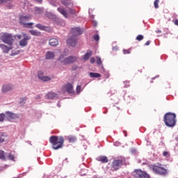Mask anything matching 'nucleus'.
I'll list each match as a JSON object with an SVG mask.
<instances>
[{
    "mask_svg": "<svg viewBox=\"0 0 178 178\" xmlns=\"http://www.w3.org/2000/svg\"><path fill=\"white\" fill-rule=\"evenodd\" d=\"M49 143L52 145L53 149H60L63 147L65 138L63 136H51L49 138Z\"/></svg>",
    "mask_w": 178,
    "mask_h": 178,
    "instance_id": "f257e3e1",
    "label": "nucleus"
},
{
    "mask_svg": "<svg viewBox=\"0 0 178 178\" xmlns=\"http://www.w3.org/2000/svg\"><path fill=\"white\" fill-rule=\"evenodd\" d=\"M163 122L167 127H175L176 126V114L166 113L164 115Z\"/></svg>",
    "mask_w": 178,
    "mask_h": 178,
    "instance_id": "f03ea898",
    "label": "nucleus"
},
{
    "mask_svg": "<svg viewBox=\"0 0 178 178\" xmlns=\"http://www.w3.org/2000/svg\"><path fill=\"white\" fill-rule=\"evenodd\" d=\"M31 20V15H22L19 16V23L21 26L25 27V29H33L34 23L28 22Z\"/></svg>",
    "mask_w": 178,
    "mask_h": 178,
    "instance_id": "7ed1b4c3",
    "label": "nucleus"
},
{
    "mask_svg": "<svg viewBox=\"0 0 178 178\" xmlns=\"http://www.w3.org/2000/svg\"><path fill=\"white\" fill-rule=\"evenodd\" d=\"M0 40L4 44H7L8 45H13V41H15V38H13V35L10 33H3L0 36Z\"/></svg>",
    "mask_w": 178,
    "mask_h": 178,
    "instance_id": "20e7f679",
    "label": "nucleus"
},
{
    "mask_svg": "<svg viewBox=\"0 0 178 178\" xmlns=\"http://www.w3.org/2000/svg\"><path fill=\"white\" fill-rule=\"evenodd\" d=\"M58 60L63 63V65H70V63H74L77 60V57L70 56L67 58H65V56H60Z\"/></svg>",
    "mask_w": 178,
    "mask_h": 178,
    "instance_id": "39448f33",
    "label": "nucleus"
},
{
    "mask_svg": "<svg viewBox=\"0 0 178 178\" xmlns=\"http://www.w3.org/2000/svg\"><path fill=\"white\" fill-rule=\"evenodd\" d=\"M122 166H123V160L115 159L111 163V170L112 172H117V170H119Z\"/></svg>",
    "mask_w": 178,
    "mask_h": 178,
    "instance_id": "423d86ee",
    "label": "nucleus"
},
{
    "mask_svg": "<svg viewBox=\"0 0 178 178\" xmlns=\"http://www.w3.org/2000/svg\"><path fill=\"white\" fill-rule=\"evenodd\" d=\"M132 175L134 178H151L148 174L141 170H135Z\"/></svg>",
    "mask_w": 178,
    "mask_h": 178,
    "instance_id": "0eeeda50",
    "label": "nucleus"
},
{
    "mask_svg": "<svg viewBox=\"0 0 178 178\" xmlns=\"http://www.w3.org/2000/svg\"><path fill=\"white\" fill-rule=\"evenodd\" d=\"M153 171L158 175H162L165 176L168 173V170L158 165L153 166Z\"/></svg>",
    "mask_w": 178,
    "mask_h": 178,
    "instance_id": "6e6552de",
    "label": "nucleus"
},
{
    "mask_svg": "<svg viewBox=\"0 0 178 178\" xmlns=\"http://www.w3.org/2000/svg\"><path fill=\"white\" fill-rule=\"evenodd\" d=\"M4 115H6V118L7 120H8V122H10V120H15V119H19V118L17 114L10 111H6Z\"/></svg>",
    "mask_w": 178,
    "mask_h": 178,
    "instance_id": "1a4fd4ad",
    "label": "nucleus"
},
{
    "mask_svg": "<svg viewBox=\"0 0 178 178\" xmlns=\"http://www.w3.org/2000/svg\"><path fill=\"white\" fill-rule=\"evenodd\" d=\"M22 35L24 38L19 41V45L21 47H26L27 45V41L31 40V36H29L24 33H22Z\"/></svg>",
    "mask_w": 178,
    "mask_h": 178,
    "instance_id": "9d476101",
    "label": "nucleus"
},
{
    "mask_svg": "<svg viewBox=\"0 0 178 178\" xmlns=\"http://www.w3.org/2000/svg\"><path fill=\"white\" fill-rule=\"evenodd\" d=\"M71 34H72L74 37L81 35V34H83V29H80V27L72 28L71 29Z\"/></svg>",
    "mask_w": 178,
    "mask_h": 178,
    "instance_id": "9b49d317",
    "label": "nucleus"
},
{
    "mask_svg": "<svg viewBox=\"0 0 178 178\" xmlns=\"http://www.w3.org/2000/svg\"><path fill=\"white\" fill-rule=\"evenodd\" d=\"M67 44L70 47H76V44H77V36H71L67 40Z\"/></svg>",
    "mask_w": 178,
    "mask_h": 178,
    "instance_id": "f8f14e48",
    "label": "nucleus"
},
{
    "mask_svg": "<svg viewBox=\"0 0 178 178\" xmlns=\"http://www.w3.org/2000/svg\"><path fill=\"white\" fill-rule=\"evenodd\" d=\"M38 76L40 80H42V81H51V78L47 76H44V72L42 71H39L38 73Z\"/></svg>",
    "mask_w": 178,
    "mask_h": 178,
    "instance_id": "ddd939ff",
    "label": "nucleus"
},
{
    "mask_svg": "<svg viewBox=\"0 0 178 178\" xmlns=\"http://www.w3.org/2000/svg\"><path fill=\"white\" fill-rule=\"evenodd\" d=\"M57 10L61 14L63 15V16H64V17H65L66 19H67V17H69V14L67 13V11H66V10H65L63 8V7H59L57 8Z\"/></svg>",
    "mask_w": 178,
    "mask_h": 178,
    "instance_id": "4468645a",
    "label": "nucleus"
},
{
    "mask_svg": "<svg viewBox=\"0 0 178 178\" xmlns=\"http://www.w3.org/2000/svg\"><path fill=\"white\" fill-rule=\"evenodd\" d=\"M0 48L3 51L5 54H8L10 49H12V45H9V47L6 46V44H0Z\"/></svg>",
    "mask_w": 178,
    "mask_h": 178,
    "instance_id": "2eb2a0df",
    "label": "nucleus"
},
{
    "mask_svg": "<svg viewBox=\"0 0 178 178\" xmlns=\"http://www.w3.org/2000/svg\"><path fill=\"white\" fill-rule=\"evenodd\" d=\"M64 87L68 94H73V85L68 83Z\"/></svg>",
    "mask_w": 178,
    "mask_h": 178,
    "instance_id": "dca6fc26",
    "label": "nucleus"
},
{
    "mask_svg": "<svg viewBox=\"0 0 178 178\" xmlns=\"http://www.w3.org/2000/svg\"><path fill=\"white\" fill-rule=\"evenodd\" d=\"M97 161L99 162H102V163H108L109 162V160L108 159V157L106 156H100L97 158Z\"/></svg>",
    "mask_w": 178,
    "mask_h": 178,
    "instance_id": "f3484780",
    "label": "nucleus"
},
{
    "mask_svg": "<svg viewBox=\"0 0 178 178\" xmlns=\"http://www.w3.org/2000/svg\"><path fill=\"white\" fill-rule=\"evenodd\" d=\"M61 3L64 6H66V8L73 7V3H72V1H70L69 0H65V1L62 0Z\"/></svg>",
    "mask_w": 178,
    "mask_h": 178,
    "instance_id": "a211bd4d",
    "label": "nucleus"
},
{
    "mask_svg": "<svg viewBox=\"0 0 178 178\" xmlns=\"http://www.w3.org/2000/svg\"><path fill=\"white\" fill-rule=\"evenodd\" d=\"M58 44L59 41L56 38H51L49 40V45H51V47H56Z\"/></svg>",
    "mask_w": 178,
    "mask_h": 178,
    "instance_id": "6ab92c4d",
    "label": "nucleus"
},
{
    "mask_svg": "<svg viewBox=\"0 0 178 178\" xmlns=\"http://www.w3.org/2000/svg\"><path fill=\"white\" fill-rule=\"evenodd\" d=\"M35 27H37V29H39V30H42L43 31H47L49 29L48 26H44L41 24H37L35 25Z\"/></svg>",
    "mask_w": 178,
    "mask_h": 178,
    "instance_id": "aec40b11",
    "label": "nucleus"
},
{
    "mask_svg": "<svg viewBox=\"0 0 178 178\" xmlns=\"http://www.w3.org/2000/svg\"><path fill=\"white\" fill-rule=\"evenodd\" d=\"M47 97L48 99H55V98H58V94L55 92H48L47 94Z\"/></svg>",
    "mask_w": 178,
    "mask_h": 178,
    "instance_id": "412c9836",
    "label": "nucleus"
},
{
    "mask_svg": "<svg viewBox=\"0 0 178 178\" xmlns=\"http://www.w3.org/2000/svg\"><path fill=\"white\" fill-rule=\"evenodd\" d=\"M6 137H8V135H6V133L0 132V144H2V143H5Z\"/></svg>",
    "mask_w": 178,
    "mask_h": 178,
    "instance_id": "4be33fe9",
    "label": "nucleus"
},
{
    "mask_svg": "<svg viewBox=\"0 0 178 178\" xmlns=\"http://www.w3.org/2000/svg\"><path fill=\"white\" fill-rule=\"evenodd\" d=\"M12 90V86L10 85H3L2 88V92H8Z\"/></svg>",
    "mask_w": 178,
    "mask_h": 178,
    "instance_id": "5701e85b",
    "label": "nucleus"
},
{
    "mask_svg": "<svg viewBox=\"0 0 178 178\" xmlns=\"http://www.w3.org/2000/svg\"><path fill=\"white\" fill-rule=\"evenodd\" d=\"M29 33L31 35H35V37H40V35H41V32L35 30H30Z\"/></svg>",
    "mask_w": 178,
    "mask_h": 178,
    "instance_id": "b1692460",
    "label": "nucleus"
},
{
    "mask_svg": "<svg viewBox=\"0 0 178 178\" xmlns=\"http://www.w3.org/2000/svg\"><path fill=\"white\" fill-rule=\"evenodd\" d=\"M55 58V54L54 52L48 51L46 54V59H54Z\"/></svg>",
    "mask_w": 178,
    "mask_h": 178,
    "instance_id": "393cba45",
    "label": "nucleus"
},
{
    "mask_svg": "<svg viewBox=\"0 0 178 178\" xmlns=\"http://www.w3.org/2000/svg\"><path fill=\"white\" fill-rule=\"evenodd\" d=\"M89 76L91 78L98 79V78L101 77V74H98L97 72H90L89 74Z\"/></svg>",
    "mask_w": 178,
    "mask_h": 178,
    "instance_id": "a878e982",
    "label": "nucleus"
},
{
    "mask_svg": "<svg viewBox=\"0 0 178 178\" xmlns=\"http://www.w3.org/2000/svg\"><path fill=\"white\" fill-rule=\"evenodd\" d=\"M91 55H92V51H88L83 56V60H88Z\"/></svg>",
    "mask_w": 178,
    "mask_h": 178,
    "instance_id": "bb28decb",
    "label": "nucleus"
},
{
    "mask_svg": "<svg viewBox=\"0 0 178 178\" xmlns=\"http://www.w3.org/2000/svg\"><path fill=\"white\" fill-rule=\"evenodd\" d=\"M67 140L69 143H76V138L74 136H68Z\"/></svg>",
    "mask_w": 178,
    "mask_h": 178,
    "instance_id": "cd10ccee",
    "label": "nucleus"
},
{
    "mask_svg": "<svg viewBox=\"0 0 178 178\" xmlns=\"http://www.w3.org/2000/svg\"><path fill=\"white\" fill-rule=\"evenodd\" d=\"M0 159H3V161H5V159H6L5 152L3 150H1V149H0Z\"/></svg>",
    "mask_w": 178,
    "mask_h": 178,
    "instance_id": "c85d7f7f",
    "label": "nucleus"
},
{
    "mask_svg": "<svg viewBox=\"0 0 178 178\" xmlns=\"http://www.w3.org/2000/svg\"><path fill=\"white\" fill-rule=\"evenodd\" d=\"M5 118H6L5 113H0V122H4L5 121Z\"/></svg>",
    "mask_w": 178,
    "mask_h": 178,
    "instance_id": "c756f323",
    "label": "nucleus"
},
{
    "mask_svg": "<svg viewBox=\"0 0 178 178\" xmlns=\"http://www.w3.org/2000/svg\"><path fill=\"white\" fill-rule=\"evenodd\" d=\"M159 0H155L154 2L155 9H158L159 8Z\"/></svg>",
    "mask_w": 178,
    "mask_h": 178,
    "instance_id": "7c9ffc66",
    "label": "nucleus"
},
{
    "mask_svg": "<svg viewBox=\"0 0 178 178\" xmlns=\"http://www.w3.org/2000/svg\"><path fill=\"white\" fill-rule=\"evenodd\" d=\"M136 40L137 41H143V40H144V36L143 35H138L136 37Z\"/></svg>",
    "mask_w": 178,
    "mask_h": 178,
    "instance_id": "2f4dec72",
    "label": "nucleus"
},
{
    "mask_svg": "<svg viewBox=\"0 0 178 178\" xmlns=\"http://www.w3.org/2000/svg\"><path fill=\"white\" fill-rule=\"evenodd\" d=\"M123 52L124 54V55H127L129 54H131V49H124Z\"/></svg>",
    "mask_w": 178,
    "mask_h": 178,
    "instance_id": "473e14b6",
    "label": "nucleus"
},
{
    "mask_svg": "<svg viewBox=\"0 0 178 178\" xmlns=\"http://www.w3.org/2000/svg\"><path fill=\"white\" fill-rule=\"evenodd\" d=\"M8 159H10V161H15V155L10 153L8 154Z\"/></svg>",
    "mask_w": 178,
    "mask_h": 178,
    "instance_id": "72a5a7b5",
    "label": "nucleus"
},
{
    "mask_svg": "<svg viewBox=\"0 0 178 178\" xmlns=\"http://www.w3.org/2000/svg\"><path fill=\"white\" fill-rule=\"evenodd\" d=\"M35 10L36 13H42L43 10H42V8L36 7Z\"/></svg>",
    "mask_w": 178,
    "mask_h": 178,
    "instance_id": "f704fd0d",
    "label": "nucleus"
},
{
    "mask_svg": "<svg viewBox=\"0 0 178 178\" xmlns=\"http://www.w3.org/2000/svg\"><path fill=\"white\" fill-rule=\"evenodd\" d=\"M69 12H70V15H76V10H74V9L70 8Z\"/></svg>",
    "mask_w": 178,
    "mask_h": 178,
    "instance_id": "c9c22d12",
    "label": "nucleus"
},
{
    "mask_svg": "<svg viewBox=\"0 0 178 178\" xmlns=\"http://www.w3.org/2000/svg\"><path fill=\"white\" fill-rule=\"evenodd\" d=\"M97 65H102V60L99 57H97V60H96Z\"/></svg>",
    "mask_w": 178,
    "mask_h": 178,
    "instance_id": "e433bc0d",
    "label": "nucleus"
},
{
    "mask_svg": "<svg viewBox=\"0 0 178 178\" xmlns=\"http://www.w3.org/2000/svg\"><path fill=\"white\" fill-rule=\"evenodd\" d=\"M76 92H77V94H80V92H81V86H76Z\"/></svg>",
    "mask_w": 178,
    "mask_h": 178,
    "instance_id": "4c0bfd02",
    "label": "nucleus"
},
{
    "mask_svg": "<svg viewBox=\"0 0 178 178\" xmlns=\"http://www.w3.org/2000/svg\"><path fill=\"white\" fill-rule=\"evenodd\" d=\"M95 41H99V35H95L93 37Z\"/></svg>",
    "mask_w": 178,
    "mask_h": 178,
    "instance_id": "58836bf2",
    "label": "nucleus"
},
{
    "mask_svg": "<svg viewBox=\"0 0 178 178\" xmlns=\"http://www.w3.org/2000/svg\"><path fill=\"white\" fill-rule=\"evenodd\" d=\"M163 156H165L166 158H168V156H169V152H163Z\"/></svg>",
    "mask_w": 178,
    "mask_h": 178,
    "instance_id": "ea45409f",
    "label": "nucleus"
},
{
    "mask_svg": "<svg viewBox=\"0 0 178 178\" xmlns=\"http://www.w3.org/2000/svg\"><path fill=\"white\" fill-rule=\"evenodd\" d=\"M13 38H18V40H20L22 38V35H17L13 36Z\"/></svg>",
    "mask_w": 178,
    "mask_h": 178,
    "instance_id": "a19ab883",
    "label": "nucleus"
},
{
    "mask_svg": "<svg viewBox=\"0 0 178 178\" xmlns=\"http://www.w3.org/2000/svg\"><path fill=\"white\" fill-rule=\"evenodd\" d=\"M90 61V63H95V58L94 57H92Z\"/></svg>",
    "mask_w": 178,
    "mask_h": 178,
    "instance_id": "79ce46f5",
    "label": "nucleus"
},
{
    "mask_svg": "<svg viewBox=\"0 0 178 178\" xmlns=\"http://www.w3.org/2000/svg\"><path fill=\"white\" fill-rule=\"evenodd\" d=\"M7 1L6 0H0V4L1 3H6Z\"/></svg>",
    "mask_w": 178,
    "mask_h": 178,
    "instance_id": "37998d69",
    "label": "nucleus"
},
{
    "mask_svg": "<svg viewBox=\"0 0 178 178\" xmlns=\"http://www.w3.org/2000/svg\"><path fill=\"white\" fill-rule=\"evenodd\" d=\"M149 44H151V42L149 40L147 41L146 43L145 44V45H149Z\"/></svg>",
    "mask_w": 178,
    "mask_h": 178,
    "instance_id": "c03bdc74",
    "label": "nucleus"
},
{
    "mask_svg": "<svg viewBox=\"0 0 178 178\" xmlns=\"http://www.w3.org/2000/svg\"><path fill=\"white\" fill-rule=\"evenodd\" d=\"M72 70H77V66H76V65L73 66Z\"/></svg>",
    "mask_w": 178,
    "mask_h": 178,
    "instance_id": "a18cd8bd",
    "label": "nucleus"
},
{
    "mask_svg": "<svg viewBox=\"0 0 178 178\" xmlns=\"http://www.w3.org/2000/svg\"><path fill=\"white\" fill-rule=\"evenodd\" d=\"M68 162H69V161H67V158H66V159L64 160V163H67Z\"/></svg>",
    "mask_w": 178,
    "mask_h": 178,
    "instance_id": "49530a36",
    "label": "nucleus"
},
{
    "mask_svg": "<svg viewBox=\"0 0 178 178\" xmlns=\"http://www.w3.org/2000/svg\"><path fill=\"white\" fill-rule=\"evenodd\" d=\"M175 24H176V26H178V19L175 20Z\"/></svg>",
    "mask_w": 178,
    "mask_h": 178,
    "instance_id": "de8ad7c7",
    "label": "nucleus"
},
{
    "mask_svg": "<svg viewBox=\"0 0 178 178\" xmlns=\"http://www.w3.org/2000/svg\"><path fill=\"white\" fill-rule=\"evenodd\" d=\"M37 1V2H39V3H41V2H42V0H35Z\"/></svg>",
    "mask_w": 178,
    "mask_h": 178,
    "instance_id": "09e8293b",
    "label": "nucleus"
},
{
    "mask_svg": "<svg viewBox=\"0 0 178 178\" xmlns=\"http://www.w3.org/2000/svg\"><path fill=\"white\" fill-rule=\"evenodd\" d=\"M124 83H129V82H127V81H125V82H124Z\"/></svg>",
    "mask_w": 178,
    "mask_h": 178,
    "instance_id": "8fccbe9b",
    "label": "nucleus"
}]
</instances>
